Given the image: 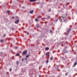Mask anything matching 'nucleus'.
Instances as JSON below:
<instances>
[{"label":"nucleus","instance_id":"19","mask_svg":"<svg viewBox=\"0 0 77 77\" xmlns=\"http://www.w3.org/2000/svg\"><path fill=\"white\" fill-rule=\"evenodd\" d=\"M48 60H47L46 61V63H48Z\"/></svg>","mask_w":77,"mask_h":77},{"label":"nucleus","instance_id":"10","mask_svg":"<svg viewBox=\"0 0 77 77\" xmlns=\"http://www.w3.org/2000/svg\"><path fill=\"white\" fill-rule=\"evenodd\" d=\"M53 57H51L50 58V60H53Z\"/></svg>","mask_w":77,"mask_h":77},{"label":"nucleus","instance_id":"9","mask_svg":"<svg viewBox=\"0 0 77 77\" xmlns=\"http://www.w3.org/2000/svg\"><path fill=\"white\" fill-rule=\"evenodd\" d=\"M49 50V48L48 47L46 48L45 50Z\"/></svg>","mask_w":77,"mask_h":77},{"label":"nucleus","instance_id":"7","mask_svg":"<svg viewBox=\"0 0 77 77\" xmlns=\"http://www.w3.org/2000/svg\"><path fill=\"white\" fill-rule=\"evenodd\" d=\"M36 0H30V1L31 2H35Z\"/></svg>","mask_w":77,"mask_h":77},{"label":"nucleus","instance_id":"24","mask_svg":"<svg viewBox=\"0 0 77 77\" xmlns=\"http://www.w3.org/2000/svg\"><path fill=\"white\" fill-rule=\"evenodd\" d=\"M27 35H29V32H27Z\"/></svg>","mask_w":77,"mask_h":77},{"label":"nucleus","instance_id":"2","mask_svg":"<svg viewBox=\"0 0 77 77\" xmlns=\"http://www.w3.org/2000/svg\"><path fill=\"white\" fill-rule=\"evenodd\" d=\"M27 51L26 50L23 52L22 53V56H26L27 54Z\"/></svg>","mask_w":77,"mask_h":77},{"label":"nucleus","instance_id":"23","mask_svg":"<svg viewBox=\"0 0 77 77\" xmlns=\"http://www.w3.org/2000/svg\"><path fill=\"white\" fill-rule=\"evenodd\" d=\"M48 18H50V16H48Z\"/></svg>","mask_w":77,"mask_h":77},{"label":"nucleus","instance_id":"16","mask_svg":"<svg viewBox=\"0 0 77 77\" xmlns=\"http://www.w3.org/2000/svg\"><path fill=\"white\" fill-rule=\"evenodd\" d=\"M38 19H36L35 20V21H38Z\"/></svg>","mask_w":77,"mask_h":77},{"label":"nucleus","instance_id":"30","mask_svg":"<svg viewBox=\"0 0 77 77\" xmlns=\"http://www.w3.org/2000/svg\"><path fill=\"white\" fill-rule=\"evenodd\" d=\"M49 11H51V10H49Z\"/></svg>","mask_w":77,"mask_h":77},{"label":"nucleus","instance_id":"15","mask_svg":"<svg viewBox=\"0 0 77 77\" xmlns=\"http://www.w3.org/2000/svg\"><path fill=\"white\" fill-rule=\"evenodd\" d=\"M12 19H14L15 18V17H12Z\"/></svg>","mask_w":77,"mask_h":77},{"label":"nucleus","instance_id":"20","mask_svg":"<svg viewBox=\"0 0 77 77\" xmlns=\"http://www.w3.org/2000/svg\"><path fill=\"white\" fill-rule=\"evenodd\" d=\"M16 63H17V64H18V61H17V62H16Z\"/></svg>","mask_w":77,"mask_h":77},{"label":"nucleus","instance_id":"26","mask_svg":"<svg viewBox=\"0 0 77 77\" xmlns=\"http://www.w3.org/2000/svg\"><path fill=\"white\" fill-rule=\"evenodd\" d=\"M25 59V60H27V58H26Z\"/></svg>","mask_w":77,"mask_h":77},{"label":"nucleus","instance_id":"5","mask_svg":"<svg viewBox=\"0 0 77 77\" xmlns=\"http://www.w3.org/2000/svg\"><path fill=\"white\" fill-rule=\"evenodd\" d=\"M34 12V11L33 10H32V11H30V13L31 14H32Z\"/></svg>","mask_w":77,"mask_h":77},{"label":"nucleus","instance_id":"31","mask_svg":"<svg viewBox=\"0 0 77 77\" xmlns=\"http://www.w3.org/2000/svg\"><path fill=\"white\" fill-rule=\"evenodd\" d=\"M17 48V47H16L15 48H16H16Z\"/></svg>","mask_w":77,"mask_h":77},{"label":"nucleus","instance_id":"32","mask_svg":"<svg viewBox=\"0 0 77 77\" xmlns=\"http://www.w3.org/2000/svg\"><path fill=\"white\" fill-rule=\"evenodd\" d=\"M37 18H39V17H37Z\"/></svg>","mask_w":77,"mask_h":77},{"label":"nucleus","instance_id":"3","mask_svg":"<svg viewBox=\"0 0 77 77\" xmlns=\"http://www.w3.org/2000/svg\"><path fill=\"white\" fill-rule=\"evenodd\" d=\"M69 30L67 31V35H68V34L69 33V32L71 31V29H69Z\"/></svg>","mask_w":77,"mask_h":77},{"label":"nucleus","instance_id":"33","mask_svg":"<svg viewBox=\"0 0 77 77\" xmlns=\"http://www.w3.org/2000/svg\"><path fill=\"white\" fill-rule=\"evenodd\" d=\"M45 23H47V22H46Z\"/></svg>","mask_w":77,"mask_h":77},{"label":"nucleus","instance_id":"29","mask_svg":"<svg viewBox=\"0 0 77 77\" xmlns=\"http://www.w3.org/2000/svg\"><path fill=\"white\" fill-rule=\"evenodd\" d=\"M37 28H38V27H39V26H37Z\"/></svg>","mask_w":77,"mask_h":77},{"label":"nucleus","instance_id":"35","mask_svg":"<svg viewBox=\"0 0 77 77\" xmlns=\"http://www.w3.org/2000/svg\"><path fill=\"white\" fill-rule=\"evenodd\" d=\"M0 61H1V60H0Z\"/></svg>","mask_w":77,"mask_h":77},{"label":"nucleus","instance_id":"4","mask_svg":"<svg viewBox=\"0 0 77 77\" xmlns=\"http://www.w3.org/2000/svg\"><path fill=\"white\" fill-rule=\"evenodd\" d=\"M67 15V14H63V17L65 18L66 16Z\"/></svg>","mask_w":77,"mask_h":77},{"label":"nucleus","instance_id":"28","mask_svg":"<svg viewBox=\"0 0 77 77\" xmlns=\"http://www.w3.org/2000/svg\"><path fill=\"white\" fill-rule=\"evenodd\" d=\"M48 54H50V52H48Z\"/></svg>","mask_w":77,"mask_h":77},{"label":"nucleus","instance_id":"8","mask_svg":"<svg viewBox=\"0 0 77 77\" xmlns=\"http://www.w3.org/2000/svg\"><path fill=\"white\" fill-rule=\"evenodd\" d=\"M77 63L76 62H75L74 64V65L73 66V67H74V66H75V65H77Z\"/></svg>","mask_w":77,"mask_h":77},{"label":"nucleus","instance_id":"25","mask_svg":"<svg viewBox=\"0 0 77 77\" xmlns=\"http://www.w3.org/2000/svg\"><path fill=\"white\" fill-rule=\"evenodd\" d=\"M6 36V34H5L4 35H3V37H5Z\"/></svg>","mask_w":77,"mask_h":77},{"label":"nucleus","instance_id":"12","mask_svg":"<svg viewBox=\"0 0 77 77\" xmlns=\"http://www.w3.org/2000/svg\"><path fill=\"white\" fill-rule=\"evenodd\" d=\"M29 57V55H28L26 56V58H27V57Z\"/></svg>","mask_w":77,"mask_h":77},{"label":"nucleus","instance_id":"17","mask_svg":"<svg viewBox=\"0 0 77 77\" xmlns=\"http://www.w3.org/2000/svg\"><path fill=\"white\" fill-rule=\"evenodd\" d=\"M46 56H48V53H46Z\"/></svg>","mask_w":77,"mask_h":77},{"label":"nucleus","instance_id":"11","mask_svg":"<svg viewBox=\"0 0 77 77\" xmlns=\"http://www.w3.org/2000/svg\"><path fill=\"white\" fill-rule=\"evenodd\" d=\"M4 41V40L2 39L1 40L0 42H3Z\"/></svg>","mask_w":77,"mask_h":77},{"label":"nucleus","instance_id":"21","mask_svg":"<svg viewBox=\"0 0 77 77\" xmlns=\"http://www.w3.org/2000/svg\"><path fill=\"white\" fill-rule=\"evenodd\" d=\"M68 73H66V74H65V75H68Z\"/></svg>","mask_w":77,"mask_h":77},{"label":"nucleus","instance_id":"22","mask_svg":"<svg viewBox=\"0 0 77 77\" xmlns=\"http://www.w3.org/2000/svg\"><path fill=\"white\" fill-rule=\"evenodd\" d=\"M9 12H10V11H7V13H9Z\"/></svg>","mask_w":77,"mask_h":77},{"label":"nucleus","instance_id":"27","mask_svg":"<svg viewBox=\"0 0 77 77\" xmlns=\"http://www.w3.org/2000/svg\"><path fill=\"white\" fill-rule=\"evenodd\" d=\"M11 70H12V69H11L10 70V71H11Z\"/></svg>","mask_w":77,"mask_h":77},{"label":"nucleus","instance_id":"6","mask_svg":"<svg viewBox=\"0 0 77 77\" xmlns=\"http://www.w3.org/2000/svg\"><path fill=\"white\" fill-rule=\"evenodd\" d=\"M15 24H18L19 23V20H17L15 22Z\"/></svg>","mask_w":77,"mask_h":77},{"label":"nucleus","instance_id":"37","mask_svg":"<svg viewBox=\"0 0 77 77\" xmlns=\"http://www.w3.org/2000/svg\"><path fill=\"white\" fill-rule=\"evenodd\" d=\"M29 54H30V53H29Z\"/></svg>","mask_w":77,"mask_h":77},{"label":"nucleus","instance_id":"1","mask_svg":"<svg viewBox=\"0 0 77 77\" xmlns=\"http://www.w3.org/2000/svg\"><path fill=\"white\" fill-rule=\"evenodd\" d=\"M59 18L60 19L61 22H64V21H65V20H66V18L64 17L63 16H60L59 17Z\"/></svg>","mask_w":77,"mask_h":77},{"label":"nucleus","instance_id":"18","mask_svg":"<svg viewBox=\"0 0 77 77\" xmlns=\"http://www.w3.org/2000/svg\"><path fill=\"white\" fill-rule=\"evenodd\" d=\"M22 61H24V59L23 58L22 59Z\"/></svg>","mask_w":77,"mask_h":77},{"label":"nucleus","instance_id":"14","mask_svg":"<svg viewBox=\"0 0 77 77\" xmlns=\"http://www.w3.org/2000/svg\"><path fill=\"white\" fill-rule=\"evenodd\" d=\"M19 54H16V56H19Z\"/></svg>","mask_w":77,"mask_h":77},{"label":"nucleus","instance_id":"36","mask_svg":"<svg viewBox=\"0 0 77 77\" xmlns=\"http://www.w3.org/2000/svg\"><path fill=\"white\" fill-rule=\"evenodd\" d=\"M23 8H24V7H23Z\"/></svg>","mask_w":77,"mask_h":77},{"label":"nucleus","instance_id":"34","mask_svg":"<svg viewBox=\"0 0 77 77\" xmlns=\"http://www.w3.org/2000/svg\"><path fill=\"white\" fill-rule=\"evenodd\" d=\"M39 77H41V76L39 75Z\"/></svg>","mask_w":77,"mask_h":77},{"label":"nucleus","instance_id":"13","mask_svg":"<svg viewBox=\"0 0 77 77\" xmlns=\"http://www.w3.org/2000/svg\"><path fill=\"white\" fill-rule=\"evenodd\" d=\"M50 33H53V32L52 30H50Z\"/></svg>","mask_w":77,"mask_h":77}]
</instances>
